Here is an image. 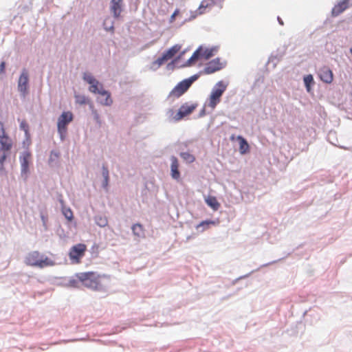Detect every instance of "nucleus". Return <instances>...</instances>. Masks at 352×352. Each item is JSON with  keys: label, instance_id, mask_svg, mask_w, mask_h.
Here are the masks:
<instances>
[{"label": "nucleus", "instance_id": "nucleus-1", "mask_svg": "<svg viewBox=\"0 0 352 352\" xmlns=\"http://www.w3.org/2000/svg\"><path fill=\"white\" fill-rule=\"evenodd\" d=\"M76 280L89 289L99 291L105 287L104 280H109V276L100 275L94 272H80L76 274Z\"/></svg>", "mask_w": 352, "mask_h": 352}, {"label": "nucleus", "instance_id": "nucleus-2", "mask_svg": "<svg viewBox=\"0 0 352 352\" xmlns=\"http://www.w3.org/2000/svg\"><path fill=\"white\" fill-rule=\"evenodd\" d=\"M25 263L27 265L38 268L52 267L56 264L54 261L37 250L29 252L25 256Z\"/></svg>", "mask_w": 352, "mask_h": 352}, {"label": "nucleus", "instance_id": "nucleus-3", "mask_svg": "<svg viewBox=\"0 0 352 352\" xmlns=\"http://www.w3.org/2000/svg\"><path fill=\"white\" fill-rule=\"evenodd\" d=\"M83 79L90 85L89 89L91 92L106 96L105 101L101 100L102 104L109 106L112 104L113 101L111 98L110 94L107 91L103 89L102 86L91 74L85 73L83 75Z\"/></svg>", "mask_w": 352, "mask_h": 352}, {"label": "nucleus", "instance_id": "nucleus-4", "mask_svg": "<svg viewBox=\"0 0 352 352\" xmlns=\"http://www.w3.org/2000/svg\"><path fill=\"white\" fill-rule=\"evenodd\" d=\"M197 78L198 76L194 75L179 82L168 94V98L172 100L179 98L188 91Z\"/></svg>", "mask_w": 352, "mask_h": 352}, {"label": "nucleus", "instance_id": "nucleus-5", "mask_svg": "<svg viewBox=\"0 0 352 352\" xmlns=\"http://www.w3.org/2000/svg\"><path fill=\"white\" fill-rule=\"evenodd\" d=\"M227 85L223 81L218 82L212 89L208 99V107L214 109L221 101V97L226 90Z\"/></svg>", "mask_w": 352, "mask_h": 352}, {"label": "nucleus", "instance_id": "nucleus-6", "mask_svg": "<svg viewBox=\"0 0 352 352\" xmlns=\"http://www.w3.org/2000/svg\"><path fill=\"white\" fill-rule=\"evenodd\" d=\"M181 50L179 45H175L169 48L168 50L164 52L160 57L157 58L153 62L152 66L154 69H157L164 65L165 63L172 59L177 53Z\"/></svg>", "mask_w": 352, "mask_h": 352}, {"label": "nucleus", "instance_id": "nucleus-7", "mask_svg": "<svg viewBox=\"0 0 352 352\" xmlns=\"http://www.w3.org/2000/svg\"><path fill=\"white\" fill-rule=\"evenodd\" d=\"M86 250L87 246L83 243H78L72 246L69 252V257L72 263L74 264L80 263L81 258L85 256Z\"/></svg>", "mask_w": 352, "mask_h": 352}, {"label": "nucleus", "instance_id": "nucleus-8", "mask_svg": "<svg viewBox=\"0 0 352 352\" xmlns=\"http://www.w3.org/2000/svg\"><path fill=\"white\" fill-rule=\"evenodd\" d=\"M73 120V114L71 111L63 112L58 119L57 128L61 138L67 132V126Z\"/></svg>", "mask_w": 352, "mask_h": 352}, {"label": "nucleus", "instance_id": "nucleus-9", "mask_svg": "<svg viewBox=\"0 0 352 352\" xmlns=\"http://www.w3.org/2000/svg\"><path fill=\"white\" fill-rule=\"evenodd\" d=\"M32 155L30 152L25 151L20 157L21 175L25 181L27 180L30 173L29 166L31 162Z\"/></svg>", "mask_w": 352, "mask_h": 352}, {"label": "nucleus", "instance_id": "nucleus-10", "mask_svg": "<svg viewBox=\"0 0 352 352\" xmlns=\"http://www.w3.org/2000/svg\"><path fill=\"white\" fill-rule=\"evenodd\" d=\"M197 104H188L185 103L182 104L179 109L177 113L173 116V119L175 121H179L183 119L184 117L192 113L197 108Z\"/></svg>", "mask_w": 352, "mask_h": 352}, {"label": "nucleus", "instance_id": "nucleus-11", "mask_svg": "<svg viewBox=\"0 0 352 352\" xmlns=\"http://www.w3.org/2000/svg\"><path fill=\"white\" fill-rule=\"evenodd\" d=\"M29 74L26 69H23L18 80V90L25 96L28 92Z\"/></svg>", "mask_w": 352, "mask_h": 352}, {"label": "nucleus", "instance_id": "nucleus-12", "mask_svg": "<svg viewBox=\"0 0 352 352\" xmlns=\"http://www.w3.org/2000/svg\"><path fill=\"white\" fill-rule=\"evenodd\" d=\"M0 148L3 150L10 151L12 148V141L6 134L3 124L0 122Z\"/></svg>", "mask_w": 352, "mask_h": 352}, {"label": "nucleus", "instance_id": "nucleus-13", "mask_svg": "<svg viewBox=\"0 0 352 352\" xmlns=\"http://www.w3.org/2000/svg\"><path fill=\"white\" fill-rule=\"evenodd\" d=\"M222 68L223 65L220 62L219 58H215L206 65L203 72L205 74H210L221 69Z\"/></svg>", "mask_w": 352, "mask_h": 352}, {"label": "nucleus", "instance_id": "nucleus-14", "mask_svg": "<svg viewBox=\"0 0 352 352\" xmlns=\"http://www.w3.org/2000/svg\"><path fill=\"white\" fill-rule=\"evenodd\" d=\"M318 76L320 80L325 83L330 84L333 82V72L328 67L324 66L320 68L318 71Z\"/></svg>", "mask_w": 352, "mask_h": 352}, {"label": "nucleus", "instance_id": "nucleus-15", "mask_svg": "<svg viewBox=\"0 0 352 352\" xmlns=\"http://www.w3.org/2000/svg\"><path fill=\"white\" fill-rule=\"evenodd\" d=\"M349 0H342L338 2L333 8L331 10V15L333 16H337L346 10L349 7Z\"/></svg>", "mask_w": 352, "mask_h": 352}, {"label": "nucleus", "instance_id": "nucleus-16", "mask_svg": "<svg viewBox=\"0 0 352 352\" xmlns=\"http://www.w3.org/2000/svg\"><path fill=\"white\" fill-rule=\"evenodd\" d=\"M170 175L175 179H179L180 177V173L179 171V162L176 157L172 156L170 158Z\"/></svg>", "mask_w": 352, "mask_h": 352}, {"label": "nucleus", "instance_id": "nucleus-17", "mask_svg": "<svg viewBox=\"0 0 352 352\" xmlns=\"http://www.w3.org/2000/svg\"><path fill=\"white\" fill-rule=\"evenodd\" d=\"M122 3V0H111V10L116 18H118L121 13Z\"/></svg>", "mask_w": 352, "mask_h": 352}, {"label": "nucleus", "instance_id": "nucleus-18", "mask_svg": "<svg viewBox=\"0 0 352 352\" xmlns=\"http://www.w3.org/2000/svg\"><path fill=\"white\" fill-rule=\"evenodd\" d=\"M131 229H132L133 234L138 238H144V236H145L144 229L142 224L135 223L132 226Z\"/></svg>", "mask_w": 352, "mask_h": 352}, {"label": "nucleus", "instance_id": "nucleus-19", "mask_svg": "<svg viewBox=\"0 0 352 352\" xmlns=\"http://www.w3.org/2000/svg\"><path fill=\"white\" fill-rule=\"evenodd\" d=\"M239 141V151L241 154H245L250 150V146L247 141L241 136L237 138Z\"/></svg>", "mask_w": 352, "mask_h": 352}, {"label": "nucleus", "instance_id": "nucleus-20", "mask_svg": "<svg viewBox=\"0 0 352 352\" xmlns=\"http://www.w3.org/2000/svg\"><path fill=\"white\" fill-rule=\"evenodd\" d=\"M206 204L214 210H217L220 206L217 198L213 196H209L206 199Z\"/></svg>", "mask_w": 352, "mask_h": 352}, {"label": "nucleus", "instance_id": "nucleus-21", "mask_svg": "<svg viewBox=\"0 0 352 352\" xmlns=\"http://www.w3.org/2000/svg\"><path fill=\"white\" fill-rule=\"evenodd\" d=\"M201 51H202V49L199 47L197 49L192 55V56L188 60L186 65L190 66L192 64L195 63L199 58V56H201Z\"/></svg>", "mask_w": 352, "mask_h": 352}, {"label": "nucleus", "instance_id": "nucleus-22", "mask_svg": "<svg viewBox=\"0 0 352 352\" xmlns=\"http://www.w3.org/2000/svg\"><path fill=\"white\" fill-rule=\"evenodd\" d=\"M216 51L217 49L215 47L205 49L204 50L202 51V52H201V56L204 59L208 60L214 55V53Z\"/></svg>", "mask_w": 352, "mask_h": 352}, {"label": "nucleus", "instance_id": "nucleus-23", "mask_svg": "<svg viewBox=\"0 0 352 352\" xmlns=\"http://www.w3.org/2000/svg\"><path fill=\"white\" fill-rule=\"evenodd\" d=\"M180 156L186 163H192L195 160V157L188 152L181 153Z\"/></svg>", "mask_w": 352, "mask_h": 352}, {"label": "nucleus", "instance_id": "nucleus-24", "mask_svg": "<svg viewBox=\"0 0 352 352\" xmlns=\"http://www.w3.org/2000/svg\"><path fill=\"white\" fill-rule=\"evenodd\" d=\"M217 223L214 221L212 220H207V221H203L199 224H198L196 227V228L198 230L201 228H202V231L208 229L209 228V226L210 225H216Z\"/></svg>", "mask_w": 352, "mask_h": 352}, {"label": "nucleus", "instance_id": "nucleus-25", "mask_svg": "<svg viewBox=\"0 0 352 352\" xmlns=\"http://www.w3.org/2000/svg\"><path fill=\"white\" fill-rule=\"evenodd\" d=\"M8 152L9 151H6L3 150V148H0V170H3L4 169L3 163L7 158Z\"/></svg>", "mask_w": 352, "mask_h": 352}, {"label": "nucleus", "instance_id": "nucleus-26", "mask_svg": "<svg viewBox=\"0 0 352 352\" xmlns=\"http://www.w3.org/2000/svg\"><path fill=\"white\" fill-rule=\"evenodd\" d=\"M304 82L306 87V89L308 92L311 91V85L314 83V78L312 75L309 74L304 77Z\"/></svg>", "mask_w": 352, "mask_h": 352}, {"label": "nucleus", "instance_id": "nucleus-27", "mask_svg": "<svg viewBox=\"0 0 352 352\" xmlns=\"http://www.w3.org/2000/svg\"><path fill=\"white\" fill-rule=\"evenodd\" d=\"M95 221L96 224L98 225L100 227H104L108 223L107 219L102 216L96 217Z\"/></svg>", "mask_w": 352, "mask_h": 352}, {"label": "nucleus", "instance_id": "nucleus-28", "mask_svg": "<svg viewBox=\"0 0 352 352\" xmlns=\"http://www.w3.org/2000/svg\"><path fill=\"white\" fill-rule=\"evenodd\" d=\"M63 214H64V216L65 217L66 219H67L69 221H72V219H73V212H72V211L69 208L63 209Z\"/></svg>", "mask_w": 352, "mask_h": 352}, {"label": "nucleus", "instance_id": "nucleus-29", "mask_svg": "<svg viewBox=\"0 0 352 352\" xmlns=\"http://www.w3.org/2000/svg\"><path fill=\"white\" fill-rule=\"evenodd\" d=\"M20 128L25 131L26 135H28V124L26 122L22 121L20 124Z\"/></svg>", "mask_w": 352, "mask_h": 352}, {"label": "nucleus", "instance_id": "nucleus-30", "mask_svg": "<svg viewBox=\"0 0 352 352\" xmlns=\"http://www.w3.org/2000/svg\"><path fill=\"white\" fill-rule=\"evenodd\" d=\"M102 174L104 179H105L106 180L109 179V170H108L107 167L105 166L104 165L102 166Z\"/></svg>", "mask_w": 352, "mask_h": 352}, {"label": "nucleus", "instance_id": "nucleus-31", "mask_svg": "<svg viewBox=\"0 0 352 352\" xmlns=\"http://www.w3.org/2000/svg\"><path fill=\"white\" fill-rule=\"evenodd\" d=\"M208 6V3H206V1H203L199 8V13L202 14L204 13V10L207 8Z\"/></svg>", "mask_w": 352, "mask_h": 352}, {"label": "nucleus", "instance_id": "nucleus-32", "mask_svg": "<svg viewBox=\"0 0 352 352\" xmlns=\"http://www.w3.org/2000/svg\"><path fill=\"white\" fill-rule=\"evenodd\" d=\"M6 69V63L4 61H2L0 63V74H3L5 72Z\"/></svg>", "mask_w": 352, "mask_h": 352}, {"label": "nucleus", "instance_id": "nucleus-33", "mask_svg": "<svg viewBox=\"0 0 352 352\" xmlns=\"http://www.w3.org/2000/svg\"><path fill=\"white\" fill-rule=\"evenodd\" d=\"M179 14V10H175V12L173 13V14L171 15L170 16V22H173L175 19V16Z\"/></svg>", "mask_w": 352, "mask_h": 352}, {"label": "nucleus", "instance_id": "nucleus-34", "mask_svg": "<svg viewBox=\"0 0 352 352\" xmlns=\"http://www.w3.org/2000/svg\"><path fill=\"white\" fill-rule=\"evenodd\" d=\"M93 113L94 115V118L95 120L98 122L100 123V118H99V115L98 114L97 111L96 110H94L93 111Z\"/></svg>", "mask_w": 352, "mask_h": 352}, {"label": "nucleus", "instance_id": "nucleus-35", "mask_svg": "<svg viewBox=\"0 0 352 352\" xmlns=\"http://www.w3.org/2000/svg\"><path fill=\"white\" fill-rule=\"evenodd\" d=\"M58 154L56 152L52 151L50 155V160H54V158H58Z\"/></svg>", "mask_w": 352, "mask_h": 352}, {"label": "nucleus", "instance_id": "nucleus-36", "mask_svg": "<svg viewBox=\"0 0 352 352\" xmlns=\"http://www.w3.org/2000/svg\"><path fill=\"white\" fill-rule=\"evenodd\" d=\"M108 184H109V179L106 180L105 179H104V181L102 182L103 187L106 188L108 186Z\"/></svg>", "mask_w": 352, "mask_h": 352}, {"label": "nucleus", "instance_id": "nucleus-37", "mask_svg": "<svg viewBox=\"0 0 352 352\" xmlns=\"http://www.w3.org/2000/svg\"><path fill=\"white\" fill-rule=\"evenodd\" d=\"M78 102H79V103H80V104H85V103H86V98H85V97H83V98H82V100H78Z\"/></svg>", "mask_w": 352, "mask_h": 352}, {"label": "nucleus", "instance_id": "nucleus-38", "mask_svg": "<svg viewBox=\"0 0 352 352\" xmlns=\"http://www.w3.org/2000/svg\"><path fill=\"white\" fill-rule=\"evenodd\" d=\"M100 102L101 103V100H102V101H105L106 96H102V95H100Z\"/></svg>", "mask_w": 352, "mask_h": 352}, {"label": "nucleus", "instance_id": "nucleus-39", "mask_svg": "<svg viewBox=\"0 0 352 352\" xmlns=\"http://www.w3.org/2000/svg\"><path fill=\"white\" fill-rule=\"evenodd\" d=\"M278 21L281 25H283V22L278 18Z\"/></svg>", "mask_w": 352, "mask_h": 352}, {"label": "nucleus", "instance_id": "nucleus-40", "mask_svg": "<svg viewBox=\"0 0 352 352\" xmlns=\"http://www.w3.org/2000/svg\"><path fill=\"white\" fill-rule=\"evenodd\" d=\"M170 113H171V114H173V110H170Z\"/></svg>", "mask_w": 352, "mask_h": 352}]
</instances>
